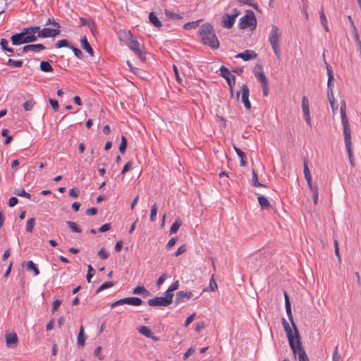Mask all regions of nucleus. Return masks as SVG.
Wrapping results in <instances>:
<instances>
[{
	"label": "nucleus",
	"instance_id": "5",
	"mask_svg": "<svg viewBox=\"0 0 361 361\" xmlns=\"http://www.w3.org/2000/svg\"><path fill=\"white\" fill-rule=\"evenodd\" d=\"M128 47L137 56H138L142 62L145 61L144 46L142 44H140L136 39L132 38L128 42Z\"/></svg>",
	"mask_w": 361,
	"mask_h": 361
},
{
	"label": "nucleus",
	"instance_id": "35",
	"mask_svg": "<svg viewBox=\"0 0 361 361\" xmlns=\"http://www.w3.org/2000/svg\"><path fill=\"white\" fill-rule=\"evenodd\" d=\"M252 181L253 185L255 187H265L264 185L259 182L257 174L255 170H253L252 173Z\"/></svg>",
	"mask_w": 361,
	"mask_h": 361
},
{
	"label": "nucleus",
	"instance_id": "4",
	"mask_svg": "<svg viewBox=\"0 0 361 361\" xmlns=\"http://www.w3.org/2000/svg\"><path fill=\"white\" fill-rule=\"evenodd\" d=\"M256 25L257 20L252 11H247L246 14L239 20L238 27L240 29H245L247 27L255 29Z\"/></svg>",
	"mask_w": 361,
	"mask_h": 361
},
{
	"label": "nucleus",
	"instance_id": "59",
	"mask_svg": "<svg viewBox=\"0 0 361 361\" xmlns=\"http://www.w3.org/2000/svg\"><path fill=\"white\" fill-rule=\"evenodd\" d=\"M124 304H126V300L125 298H122V299H120L118 300H116V302H113L111 305V308H114L118 305H124Z\"/></svg>",
	"mask_w": 361,
	"mask_h": 361
},
{
	"label": "nucleus",
	"instance_id": "21",
	"mask_svg": "<svg viewBox=\"0 0 361 361\" xmlns=\"http://www.w3.org/2000/svg\"><path fill=\"white\" fill-rule=\"evenodd\" d=\"M6 342L8 347H12L18 344V336L16 333H10L6 335Z\"/></svg>",
	"mask_w": 361,
	"mask_h": 361
},
{
	"label": "nucleus",
	"instance_id": "31",
	"mask_svg": "<svg viewBox=\"0 0 361 361\" xmlns=\"http://www.w3.org/2000/svg\"><path fill=\"white\" fill-rule=\"evenodd\" d=\"M80 20L81 22L82 25H87L91 30V31L93 32V29L95 28V24L94 22H92V20H90L89 19H86L85 18H80Z\"/></svg>",
	"mask_w": 361,
	"mask_h": 361
},
{
	"label": "nucleus",
	"instance_id": "30",
	"mask_svg": "<svg viewBox=\"0 0 361 361\" xmlns=\"http://www.w3.org/2000/svg\"><path fill=\"white\" fill-rule=\"evenodd\" d=\"M137 331H139V333L145 336L147 338H149L152 336V332L151 329L147 326H141L137 328Z\"/></svg>",
	"mask_w": 361,
	"mask_h": 361
},
{
	"label": "nucleus",
	"instance_id": "53",
	"mask_svg": "<svg viewBox=\"0 0 361 361\" xmlns=\"http://www.w3.org/2000/svg\"><path fill=\"white\" fill-rule=\"evenodd\" d=\"M166 278H167V275L165 273H163L159 276V278L157 279V283H156L157 288H159L161 286V285H162L164 283V282L165 281Z\"/></svg>",
	"mask_w": 361,
	"mask_h": 361
},
{
	"label": "nucleus",
	"instance_id": "28",
	"mask_svg": "<svg viewBox=\"0 0 361 361\" xmlns=\"http://www.w3.org/2000/svg\"><path fill=\"white\" fill-rule=\"evenodd\" d=\"M40 70L43 72H52L54 71L52 66L48 61H42L39 65Z\"/></svg>",
	"mask_w": 361,
	"mask_h": 361
},
{
	"label": "nucleus",
	"instance_id": "34",
	"mask_svg": "<svg viewBox=\"0 0 361 361\" xmlns=\"http://www.w3.org/2000/svg\"><path fill=\"white\" fill-rule=\"evenodd\" d=\"M23 63V61L13 60V59H9L6 63V65L9 66H14L16 68H20V67H22Z\"/></svg>",
	"mask_w": 361,
	"mask_h": 361
},
{
	"label": "nucleus",
	"instance_id": "19",
	"mask_svg": "<svg viewBox=\"0 0 361 361\" xmlns=\"http://www.w3.org/2000/svg\"><path fill=\"white\" fill-rule=\"evenodd\" d=\"M257 54L253 50H246L244 52L239 53L235 56V58H240L243 61H249L252 59L257 58Z\"/></svg>",
	"mask_w": 361,
	"mask_h": 361
},
{
	"label": "nucleus",
	"instance_id": "64",
	"mask_svg": "<svg viewBox=\"0 0 361 361\" xmlns=\"http://www.w3.org/2000/svg\"><path fill=\"white\" fill-rule=\"evenodd\" d=\"M61 304V300H54L52 303V312H56L58 310V308Z\"/></svg>",
	"mask_w": 361,
	"mask_h": 361
},
{
	"label": "nucleus",
	"instance_id": "25",
	"mask_svg": "<svg viewBox=\"0 0 361 361\" xmlns=\"http://www.w3.org/2000/svg\"><path fill=\"white\" fill-rule=\"evenodd\" d=\"M257 199L259 204L262 209H269L271 208V204L264 196H259Z\"/></svg>",
	"mask_w": 361,
	"mask_h": 361
},
{
	"label": "nucleus",
	"instance_id": "33",
	"mask_svg": "<svg viewBox=\"0 0 361 361\" xmlns=\"http://www.w3.org/2000/svg\"><path fill=\"white\" fill-rule=\"evenodd\" d=\"M303 173L305 178L311 176V173L308 168V159L307 157L303 159Z\"/></svg>",
	"mask_w": 361,
	"mask_h": 361
},
{
	"label": "nucleus",
	"instance_id": "58",
	"mask_svg": "<svg viewBox=\"0 0 361 361\" xmlns=\"http://www.w3.org/2000/svg\"><path fill=\"white\" fill-rule=\"evenodd\" d=\"M186 251V247L185 245H183L178 247V249L176 250V252L174 253L175 257H178L180 255L184 253Z\"/></svg>",
	"mask_w": 361,
	"mask_h": 361
},
{
	"label": "nucleus",
	"instance_id": "26",
	"mask_svg": "<svg viewBox=\"0 0 361 361\" xmlns=\"http://www.w3.org/2000/svg\"><path fill=\"white\" fill-rule=\"evenodd\" d=\"M235 152L238 154V157L240 158V166H245L247 164V161L245 160V154L238 147H233Z\"/></svg>",
	"mask_w": 361,
	"mask_h": 361
},
{
	"label": "nucleus",
	"instance_id": "52",
	"mask_svg": "<svg viewBox=\"0 0 361 361\" xmlns=\"http://www.w3.org/2000/svg\"><path fill=\"white\" fill-rule=\"evenodd\" d=\"M98 256L102 259H106L109 257V254L107 251L105 250V249L104 247H102L97 253Z\"/></svg>",
	"mask_w": 361,
	"mask_h": 361
},
{
	"label": "nucleus",
	"instance_id": "20",
	"mask_svg": "<svg viewBox=\"0 0 361 361\" xmlns=\"http://www.w3.org/2000/svg\"><path fill=\"white\" fill-rule=\"evenodd\" d=\"M326 68L328 75V81H327V91L333 90V80H334V74L332 71L331 67L325 61Z\"/></svg>",
	"mask_w": 361,
	"mask_h": 361
},
{
	"label": "nucleus",
	"instance_id": "1",
	"mask_svg": "<svg viewBox=\"0 0 361 361\" xmlns=\"http://www.w3.org/2000/svg\"><path fill=\"white\" fill-rule=\"evenodd\" d=\"M198 33L202 44L209 46L213 49H216L219 47V42L211 24H203L200 28Z\"/></svg>",
	"mask_w": 361,
	"mask_h": 361
},
{
	"label": "nucleus",
	"instance_id": "12",
	"mask_svg": "<svg viewBox=\"0 0 361 361\" xmlns=\"http://www.w3.org/2000/svg\"><path fill=\"white\" fill-rule=\"evenodd\" d=\"M193 297L194 294L192 291H178L176 295L175 303L178 305L179 303L185 302Z\"/></svg>",
	"mask_w": 361,
	"mask_h": 361
},
{
	"label": "nucleus",
	"instance_id": "8",
	"mask_svg": "<svg viewBox=\"0 0 361 361\" xmlns=\"http://www.w3.org/2000/svg\"><path fill=\"white\" fill-rule=\"evenodd\" d=\"M220 75L226 79L227 84L230 88V91L232 92L235 83V75H232L228 68L224 66H221L220 67Z\"/></svg>",
	"mask_w": 361,
	"mask_h": 361
},
{
	"label": "nucleus",
	"instance_id": "44",
	"mask_svg": "<svg viewBox=\"0 0 361 361\" xmlns=\"http://www.w3.org/2000/svg\"><path fill=\"white\" fill-rule=\"evenodd\" d=\"M46 25H52L54 27V29H59L60 30L61 25L60 24L56 22L54 18H49L45 23Z\"/></svg>",
	"mask_w": 361,
	"mask_h": 361
},
{
	"label": "nucleus",
	"instance_id": "51",
	"mask_svg": "<svg viewBox=\"0 0 361 361\" xmlns=\"http://www.w3.org/2000/svg\"><path fill=\"white\" fill-rule=\"evenodd\" d=\"M35 102L33 100H29L26 101L23 104V108L25 111H30L33 108V106L35 104Z\"/></svg>",
	"mask_w": 361,
	"mask_h": 361
},
{
	"label": "nucleus",
	"instance_id": "47",
	"mask_svg": "<svg viewBox=\"0 0 361 361\" xmlns=\"http://www.w3.org/2000/svg\"><path fill=\"white\" fill-rule=\"evenodd\" d=\"M199 22L200 20L188 22L184 25L183 27L185 30L195 29L198 26Z\"/></svg>",
	"mask_w": 361,
	"mask_h": 361
},
{
	"label": "nucleus",
	"instance_id": "39",
	"mask_svg": "<svg viewBox=\"0 0 361 361\" xmlns=\"http://www.w3.org/2000/svg\"><path fill=\"white\" fill-rule=\"evenodd\" d=\"M114 285V281H106L105 283H104L103 284H102L97 290V293H99L106 288H109L111 287H112Z\"/></svg>",
	"mask_w": 361,
	"mask_h": 361
},
{
	"label": "nucleus",
	"instance_id": "49",
	"mask_svg": "<svg viewBox=\"0 0 361 361\" xmlns=\"http://www.w3.org/2000/svg\"><path fill=\"white\" fill-rule=\"evenodd\" d=\"M70 49L73 50L75 56L80 59L83 58V54L80 49L71 44Z\"/></svg>",
	"mask_w": 361,
	"mask_h": 361
},
{
	"label": "nucleus",
	"instance_id": "54",
	"mask_svg": "<svg viewBox=\"0 0 361 361\" xmlns=\"http://www.w3.org/2000/svg\"><path fill=\"white\" fill-rule=\"evenodd\" d=\"M133 166V162L131 161H128L123 166L121 174H125L127 171H128L130 169H131Z\"/></svg>",
	"mask_w": 361,
	"mask_h": 361
},
{
	"label": "nucleus",
	"instance_id": "18",
	"mask_svg": "<svg viewBox=\"0 0 361 361\" xmlns=\"http://www.w3.org/2000/svg\"><path fill=\"white\" fill-rule=\"evenodd\" d=\"M166 299L163 297H155L154 298L149 299L147 300V304L149 306H164L167 307L169 305L167 302Z\"/></svg>",
	"mask_w": 361,
	"mask_h": 361
},
{
	"label": "nucleus",
	"instance_id": "14",
	"mask_svg": "<svg viewBox=\"0 0 361 361\" xmlns=\"http://www.w3.org/2000/svg\"><path fill=\"white\" fill-rule=\"evenodd\" d=\"M302 110L304 114L305 120L306 123L311 127V116L309 109L308 99L304 96L302 98Z\"/></svg>",
	"mask_w": 361,
	"mask_h": 361
},
{
	"label": "nucleus",
	"instance_id": "55",
	"mask_svg": "<svg viewBox=\"0 0 361 361\" xmlns=\"http://www.w3.org/2000/svg\"><path fill=\"white\" fill-rule=\"evenodd\" d=\"M49 102L50 105L51 106L52 109H54V111H58L59 103H58L57 100L54 99H49Z\"/></svg>",
	"mask_w": 361,
	"mask_h": 361
},
{
	"label": "nucleus",
	"instance_id": "41",
	"mask_svg": "<svg viewBox=\"0 0 361 361\" xmlns=\"http://www.w3.org/2000/svg\"><path fill=\"white\" fill-rule=\"evenodd\" d=\"M71 46V44H70V42L67 39H65L59 40L56 44V47L57 48H62V47L70 48Z\"/></svg>",
	"mask_w": 361,
	"mask_h": 361
},
{
	"label": "nucleus",
	"instance_id": "57",
	"mask_svg": "<svg viewBox=\"0 0 361 361\" xmlns=\"http://www.w3.org/2000/svg\"><path fill=\"white\" fill-rule=\"evenodd\" d=\"M177 240L178 238L176 237H173L171 238L166 245V249L169 250L171 247H172L176 244Z\"/></svg>",
	"mask_w": 361,
	"mask_h": 361
},
{
	"label": "nucleus",
	"instance_id": "11",
	"mask_svg": "<svg viewBox=\"0 0 361 361\" xmlns=\"http://www.w3.org/2000/svg\"><path fill=\"white\" fill-rule=\"evenodd\" d=\"M24 30L25 33V38L28 43L35 42L39 38L37 36L39 26H31L24 28Z\"/></svg>",
	"mask_w": 361,
	"mask_h": 361
},
{
	"label": "nucleus",
	"instance_id": "42",
	"mask_svg": "<svg viewBox=\"0 0 361 361\" xmlns=\"http://www.w3.org/2000/svg\"><path fill=\"white\" fill-rule=\"evenodd\" d=\"M256 77L258 79V80L261 83V86L262 85H265L266 84H268V81H267V79L265 76V75L264 74V73H257L256 74Z\"/></svg>",
	"mask_w": 361,
	"mask_h": 361
},
{
	"label": "nucleus",
	"instance_id": "17",
	"mask_svg": "<svg viewBox=\"0 0 361 361\" xmlns=\"http://www.w3.org/2000/svg\"><path fill=\"white\" fill-rule=\"evenodd\" d=\"M284 298H285V307H286L287 316L288 317L289 321L290 322L292 328L297 327L296 324H295V322L293 321V314H292V312H291V305H290V300H289V297H288V294H287V293L286 291L284 292Z\"/></svg>",
	"mask_w": 361,
	"mask_h": 361
},
{
	"label": "nucleus",
	"instance_id": "63",
	"mask_svg": "<svg viewBox=\"0 0 361 361\" xmlns=\"http://www.w3.org/2000/svg\"><path fill=\"white\" fill-rule=\"evenodd\" d=\"M18 202V200L16 197H11L8 200V205L11 207L16 206Z\"/></svg>",
	"mask_w": 361,
	"mask_h": 361
},
{
	"label": "nucleus",
	"instance_id": "29",
	"mask_svg": "<svg viewBox=\"0 0 361 361\" xmlns=\"http://www.w3.org/2000/svg\"><path fill=\"white\" fill-rule=\"evenodd\" d=\"M27 269L28 271H32L35 276L39 274V271L37 265L32 261H28L27 262Z\"/></svg>",
	"mask_w": 361,
	"mask_h": 361
},
{
	"label": "nucleus",
	"instance_id": "22",
	"mask_svg": "<svg viewBox=\"0 0 361 361\" xmlns=\"http://www.w3.org/2000/svg\"><path fill=\"white\" fill-rule=\"evenodd\" d=\"M80 43L82 48L85 50L90 55L93 56L94 51L90 45L87 39L85 36L80 38Z\"/></svg>",
	"mask_w": 361,
	"mask_h": 361
},
{
	"label": "nucleus",
	"instance_id": "48",
	"mask_svg": "<svg viewBox=\"0 0 361 361\" xmlns=\"http://www.w3.org/2000/svg\"><path fill=\"white\" fill-rule=\"evenodd\" d=\"M35 223V219L34 218H31L28 219L26 225V231L27 232L32 233L34 227V224Z\"/></svg>",
	"mask_w": 361,
	"mask_h": 361
},
{
	"label": "nucleus",
	"instance_id": "56",
	"mask_svg": "<svg viewBox=\"0 0 361 361\" xmlns=\"http://www.w3.org/2000/svg\"><path fill=\"white\" fill-rule=\"evenodd\" d=\"M102 347L98 346L94 351V355L97 357L100 360L104 359V356L101 354Z\"/></svg>",
	"mask_w": 361,
	"mask_h": 361
},
{
	"label": "nucleus",
	"instance_id": "36",
	"mask_svg": "<svg viewBox=\"0 0 361 361\" xmlns=\"http://www.w3.org/2000/svg\"><path fill=\"white\" fill-rule=\"evenodd\" d=\"M181 226V222L179 219H176L170 228V234L176 233Z\"/></svg>",
	"mask_w": 361,
	"mask_h": 361
},
{
	"label": "nucleus",
	"instance_id": "27",
	"mask_svg": "<svg viewBox=\"0 0 361 361\" xmlns=\"http://www.w3.org/2000/svg\"><path fill=\"white\" fill-rule=\"evenodd\" d=\"M149 19L150 23L156 27H160L162 25L161 21L153 12L149 13Z\"/></svg>",
	"mask_w": 361,
	"mask_h": 361
},
{
	"label": "nucleus",
	"instance_id": "32",
	"mask_svg": "<svg viewBox=\"0 0 361 361\" xmlns=\"http://www.w3.org/2000/svg\"><path fill=\"white\" fill-rule=\"evenodd\" d=\"M66 224L68 226L70 229L75 233H81V228L73 221H68Z\"/></svg>",
	"mask_w": 361,
	"mask_h": 361
},
{
	"label": "nucleus",
	"instance_id": "50",
	"mask_svg": "<svg viewBox=\"0 0 361 361\" xmlns=\"http://www.w3.org/2000/svg\"><path fill=\"white\" fill-rule=\"evenodd\" d=\"M172 292L173 291L168 289L164 293V296L163 297L164 298L166 299L169 305H170L172 302V300H173V294L172 293Z\"/></svg>",
	"mask_w": 361,
	"mask_h": 361
},
{
	"label": "nucleus",
	"instance_id": "43",
	"mask_svg": "<svg viewBox=\"0 0 361 361\" xmlns=\"http://www.w3.org/2000/svg\"><path fill=\"white\" fill-rule=\"evenodd\" d=\"M165 14L167 17H169V18L173 19V20L182 18V17L180 14L173 13L167 9L165 10Z\"/></svg>",
	"mask_w": 361,
	"mask_h": 361
},
{
	"label": "nucleus",
	"instance_id": "60",
	"mask_svg": "<svg viewBox=\"0 0 361 361\" xmlns=\"http://www.w3.org/2000/svg\"><path fill=\"white\" fill-rule=\"evenodd\" d=\"M209 288L211 291H214L216 289H217V284L214 281L213 276H212V278L211 279V280L209 281Z\"/></svg>",
	"mask_w": 361,
	"mask_h": 361
},
{
	"label": "nucleus",
	"instance_id": "40",
	"mask_svg": "<svg viewBox=\"0 0 361 361\" xmlns=\"http://www.w3.org/2000/svg\"><path fill=\"white\" fill-rule=\"evenodd\" d=\"M126 147H127V140L126 138V137L124 135H122L121 136V144L119 145V152L122 154H123L126 149Z\"/></svg>",
	"mask_w": 361,
	"mask_h": 361
},
{
	"label": "nucleus",
	"instance_id": "9",
	"mask_svg": "<svg viewBox=\"0 0 361 361\" xmlns=\"http://www.w3.org/2000/svg\"><path fill=\"white\" fill-rule=\"evenodd\" d=\"M242 93V102L247 109H250L251 103L249 101L250 90L246 85H243L240 91L237 92V99H239L240 93Z\"/></svg>",
	"mask_w": 361,
	"mask_h": 361
},
{
	"label": "nucleus",
	"instance_id": "3",
	"mask_svg": "<svg viewBox=\"0 0 361 361\" xmlns=\"http://www.w3.org/2000/svg\"><path fill=\"white\" fill-rule=\"evenodd\" d=\"M281 33L279 27L275 25H272L271 30L269 36V42L273 49L275 56L278 59H280V56H281L279 44V39L281 37Z\"/></svg>",
	"mask_w": 361,
	"mask_h": 361
},
{
	"label": "nucleus",
	"instance_id": "61",
	"mask_svg": "<svg viewBox=\"0 0 361 361\" xmlns=\"http://www.w3.org/2000/svg\"><path fill=\"white\" fill-rule=\"evenodd\" d=\"M196 314L193 313L191 315H190L186 320L185 321L184 326L187 327L195 319Z\"/></svg>",
	"mask_w": 361,
	"mask_h": 361
},
{
	"label": "nucleus",
	"instance_id": "45",
	"mask_svg": "<svg viewBox=\"0 0 361 361\" xmlns=\"http://www.w3.org/2000/svg\"><path fill=\"white\" fill-rule=\"evenodd\" d=\"M87 268H88V270H87V274L86 276V279L88 283H90L91 279L93 277V276L95 273V271L90 264L88 265Z\"/></svg>",
	"mask_w": 361,
	"mask_h": 361
},
{
	"label": "nucleus",
	"instance_id": "16",
	"mask_svg": "<svg viewBox=\"0 0 361 361\" xmlns=\"http://www.w3.org/2000/svg\"><path fill=\"white\" fill-rule=\"evenodd\" d=\"M281 322H282L284 331L286 334L289 345H292L293 341H294L295 339V332H294V331H292L289 324L284 318L282 319Z\"/></svg>",
	"mask_w": 361,
	"mask_h": 361
},
{
	"label": "nucleus",
	"instance_id": "15",
	"mask_svg": "<svg viewBox=\"0 0 361 361\" xmlns=\"http://www.w3.org/2000/svg\"><path fill=\"white\" fill-rule=\"evenodd\" d=\"M11 40L13 45H20L22 44L28 43L25 38V33L24 29L19 33L13 35L11 37Z\"/></svg>",
	"mask_w": 361,
	"mask_h": 361
},
{
	"label": "nucleus",
	"instance_id": "23",
	"mask_svg": "<svg viewBox=\"0 0 361 361\" xmlns=\"http://www.w3.org/2000/svg\"><path fill=\"white\" fill-rule=\"evenodd\" d=\"M85 339L84 328L81 326L77 338V345L79 348L84 347Z\"/></svg>",
	"mask_w": 361,
	"mask_h": 361
},
{
	"label": "nucleus",
	"instance_id": "37",
	"mask_svg": "<svg viewBox=\"0 0 361 361\" xmlns=\"http://www.w3.org/2000/svg\"><path fill=\"white\" fill-rule=\"evenodd\" d=\"M14 194L18 196L24 197L28 199L31 197V195L29 192H26L23 188L16 190L14 191Z\"/></svg>",
	"mask_w": 361,
	"mask_h": 361
},
{
	"label": "nucleus",
	"instance_id": "10",
	"mask_svg": "<svg viewBox=\"0 0 361 361\" xmlns=\"http://www.w3.org/2000/svg\"><path fill=\"white\" fill-rule=\"evenodd\" d=\"M61 30L59 29L44 27L41 29L39 26L37 36L39 38L54 37L60 34Z\"/></svg>",
	"mask_w": 361,
	"mask_h": 361
},
{
	"label": "nucleus",
	"instance_id": "62",
	"mask_svg": "<svg viewBox=\"0 0 361 361\" xmlns=\"http://www.w3.org/2000/svg\"><path fill=\"white\" fill-rule=\"evenodd\" d=\"M341 356L338 353V347L336 346L334 349L332 356V361H339Z\"/></svg>",
	"mask_w": 361,
	"mask_h": 361
},
{
	"label": "nucleus",
	"instance_id": "6",
	"mask_svg": "<svg viewBox=\"0 0 361 361\" xmlns=\"http://www.w3.org/2000/svg\"><path fill=\"white\" fill-rule=\"evenodd\" d=\"M239 15H240V11L236 8H234L232 11L231 14L225 13L222 18V21H221L222 27L228 28V29L231 28L234 25L236 18Z\"/></svg>",
	"mask_w": 361,
	"mask_h": 361
},
{
	"label": "nucleus",
	"instance_id": "7",
	"mask_svg": "<svg viewBox=\"0 0 361 361\" xmlns=\"http://www.w3.org/2000/svg\"><path fill=\"white\" fill-rule=\"evenodd\" d=\"M346 103L345 100H342L341 102V123L343 128V135L351 133L350 127L349 125L348 119L346 114Z\"/></svg>",
	"mask_w": 361,
	"mask_h": 361
},
{
	"label": "nucleus",
	"instance_id": "2",
	"mask_svg": "<svg viewBox=\"0 0 361 361\" xmlns=\"http://www.w3.org/2000/svg\"><path fill=\"white\" fill-rule=\"evenodd\" d=\"M293 330H294L295 332V339L293 341V345H289L290 348H291L293 354L295 355H298V360H300L302 358L305 357V356H307L306 354V352L302 347V342H301V337L299 333V331L297 327L293 328Z\"/></svg>",
	"mask_w": 361,
	"mask_h": 361
},
{
	"label": "nucleus",
	"instance_id": "38",
	"mask_svg": "<svg viewBox=\"0 0 361 361\" xmlns=\"http://www.w3.org/2000/svg\"><path fill=\"white\" fill-rule=\"evenodd\" d=\"M45 49L42 44H30V51L39 52Z\"/></svg>",
	"mask_w": 361,
	"mask_h": 361
},
{
	"label": "nucleus",
	"instance_id": "46",
	"mask_svg": "<svg viewBox=\"0 0 361 361\" xmlns=\"http://www.w3.org/2000/svg\"><path fill=\"white\" fill-rule=\"evenodd\" d=\"M157 213V207L156 204H154L152 206L151 212H150L149 219L152 222L155 221Z\"/></svg>",
	"mask_w": 361,
	"mask_h": 361
},
{
	"label": "nucleus",
	"instance_id": "13",
	"mask_svg": "<svg viewBox=\"0 0 361 361\" xmlns=\"http://www.w3.org/2000/svg\"><path fill=\"white\" fill-rule=\"evenodd\" d=\"M344 135V142L346 147V150L348 152V156L350 160V163L352 167L355 166L354 160L353 158V150H352V143H351V133L345 134Z\"/></svg>",
	"mask_w": 361,
	"mask_h": 361
},
{
	"label": "nucleus",
	"instance_id": "24",
	"mask_svg": "<svg viewBox=\"0 0 361 361\" xmlns=\"http://www.w3.org/2000/svg\"><path fill=\"white\" fill-rule=\"evenodd\" d=\"M126 302L127 305H133V306H139L142 304V300L141 298L137 297H129L125 298Z\"/></svg>",
	"mask_w": 361,
	"mask_h": 361
}]
</instances>
